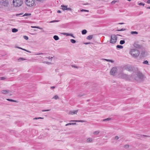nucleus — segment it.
I'll return each instance as SVG.
<instances>
[{
  "label": "nucleus",
  "instance_id": "obj_1",
  "mask_svg": "<svg viewBox=\"0 0 150 150\" xmlns=\"http://www.w3.org/2000/svg\"><path fill=\"white\" fill-rule=\"evenodd\" d=\"M134 77V76L133 75L130 76L125 74H122L120 76V78L121 79H125L127 80H130L132 81H134V80L137 81V78H134V79L133 77Z\"/></svg>",
  "mask_w": 150,
  "mask_h": 150
},
{
  "label": "nucleus",
  "instance_id": "obj_2",
  "mask_svg": "<svg viewBox=\"0 0 150 150\" xmlns=\"http://www.w3.org/2000/svg\"><path fill=\"white\" fill-rule=\"evenodd\" d=\"M129 54L133 57H137L139 55L140 52L137 50L135 49H131L129 52Z\"/></svg>",
  "mask_w": 150,
  "mask_h": 150
},
{
  "label": "nucleus",
  "instance_id": "obj_3",
  "mask_svg": "<svg viewBox=\"0 0 150 150\" xmlns=\"http://www.w3.org/2000/svg\"><path fill=\"white\" fill-rule=\"evenodd\" d=\"M26 5L29 7L34 6L35 5V0H25Z\"/></svg>",
  "mask_w": 150,
  "mask_h": 150
},
{
  "label": "nucleus",
  "instance_id": "obj_4",
  "mask_svg": "<svg viewBox=\"0 0 150 150\" xmlns=\"http://www.w3.org/2000/svg\"><path fill=\"white\" fill-rule=\"evenodd\" d=\"M23 2L22 0H13V4L15 7H19L22 5Z\"/></svg>",
  "mask_w": 150,
  "mask_h": 150
},
{
  "label": "nucleus",
  "instance_id": "obj_5",
  "mask_svg": "<svg viewBox=\"0 0 150 150\" xmlns=\"http://www.w3.org/2000/svg\"><path fill=\"white\" fill-rule=\"evenodd\" d=\"M117 37L115 35H111V38L110 40V42L111 43L114 44L115 43L117 40Z\"/></svg>",
  "mask_w": 150,
  "mask_h": 150
},
{
  "label": "nucleus",
  "instance_id": "obj_6",
  "mask_svg": "<svg viewBox=\"0 0 150 150\" xmlns=\"http://www.w3.org/2000/svg\"><path fill=\"white\" fill-rule=\"evenodd\" d=\"M117 69L116 67H113L111 69L110 71V74L113 76L115 75L117 72Z\"/></svg>",
  "mask_w": 150,
  "mask_h": 150
},
{
  "label": "nucleus",
  "instance_id": "obj_7",
  "mask_svg": "<svg viewBox=\"0 0 150 150\" xmlns=\"http://www.w3.org/2000/svg\"><path fill=\"white\" fill-rule=\"evenodd\" d=\"M125 69L129 71H132L134 70V67L132 66L126 65L125 67Z\"/></svg>",
  "mask_w": 150,
  "mask_h": 150
},
{
  "label": "nucleus",
  "instance_id": "obj_8",
  "mask_svg": "<svg viewBox=\"0 0 150 150\" xmlns=\"http://www.w3.org/2000/svg\"><path fill=\"white\" fill-rule=\"evenodd\" d=\"M137 74L139 78L141 79H142L144 78V75L139 71H137Z\"/></svg>",
  "mask_w": 150,
  "mask_h": 150
},
{
  "label": "nucleus",
  "instance_id": "obj_9",
  "mask_svg": "<svg viewBox=\"0 0 150 150\" xmlns=\"http://www.w3.org/2000/svg\"><path fill=\"white\" fill-rule=\"evenodd\" d=\"M61 7H62V9L63 11L65 10H69L70 11H71L72 10V9L70 8H67V6H65L64 5H62L61 6Z\"/></svg>",
  "mask_w": 150,
  "mask_h": 150
},
{
  "label": "nucleus",
  "instance_id": "obj_10",
  "mask_svg": "<svg viewBox=\"0 0 150 150\" xmlns=\"http://www.w3.org/2000/svg\"><path fill=\"white\" fill-rule=\"evenodd\" d=\"M78 112V110L70 111L69 112V115H74L76 114Z\"/></svg>",
  "mask_w": 150,
  "mask_h": 150
},
{
  "label": "nucleus",
  "instance_id": "obj_11",
  "mask_svg": "<svg viewBox=\"0 0 150 150\" xmlns=\"http://www.w3.org/2000/svg\"><path fill=\"white\" fill-rule=\"evenodd\" d=\"M70 122H85L86 121H85L83 120H72L70 121Z\"/></svg>",
  "mask_w": 150,
  "mask_h": 150
},
{
  "label": "nucleus",
  "instance_id": "obj_12",
  "mask_svg": "<svg viewBox=\"0 0 150 150\" xmlns=\"http://www.w3.org/2000/svg\"><path fill=\"white\" fill-rule=\"evenodd\" d=\"M3 5L5 6H7L8 5V3L7 1H4L3 2Z\"/></svg>",
  "mask_w": 150,
  "mask_h": 150
},
{
  "label": "nucleus",
  "instance_id": "obj_13",
  "mask_svg": "<svg viewBox=\"0 0 150 150\" xmlns=\"http://www.w3.org/2000/svg\"><path fill=\"white\" fill-rule=\"evenodd\" d=\"M93 37V36L92 35H91L88 36L87 37V39L88 40H91Z\"/></svg>",
  "mask_w": 150,
  "mask_h": 150
},
{
  "label": "nucleus",
  "instance_id": "obj_14",
  "mask_svg": "<svg viewBox=\"0 0 150 150\" xmlns=\"http://www.w3.org/2000/svg\"><path fill=\"white\" fill-rule=\"evenodd\" d=\"M25 60H26V59L20 57L18 59V62H21L22 61Z\"/></svg>",
  "mask_w": 150,
  "mask_h": 150
},
{
  "label": "nucleus",
  "instance_id": "obj_15",
  "mask_svg": "<svg viewBox=\"0 0 150 150\" xmlns=\"http://www.w3.org/2000/svg\"><path fill=\"white\" fill-rule=\"evenodd\" d=\"M92 139L91 138H88L86 140L87 142H90L92 141Z\"/></svg>",
  "mask_w": 150,
  "mask_h": 150
},
{
  "label": "nucleus",
  "instance_id": "obj_16",
  "mask_svg": "<svg viewBox=\"0 0 150 150\" xmlns=\"http://www.w3.org/2000/svg\"><path fill=\"white\" fill-rule=\"evenodd\" d=\"M76 124V123H69L68 124H67L66 125V126H67L69 125H74Z\"/></svg>",
  "mask_w": 150,
  "mask_h": 150
},
{
  "label": "nucleus",
  "instance_id": "obj_17",
  "mask_svg": "<svg viewBox=\"0 0 150 150\" xmlns=\"http://www.w3.org/2000/svg\"><path fill=\"white\" fill-rule=\"evenodd\" d=\"M52 99L57 100L59 99V97L57 95H55L52 98Z\"/></svg>",
  "mask_w": 150,
  "mask_h": 150
},
{
  "label": "nucleus",
  "instance_id": "obj_18",
  "mask_svg": "<svg viewBox=\"0 0 150 150\" xmlns=\"http://www.w3.org/2000/svg\"><path fill=\"white\" fill-rule=\"evenodd\" d=\"M54 39L56 40H57L59 39V38L58 36L55 35L53 36Z\"/></svg>",
  "mask_w": 150,
  "mask_h": 150
},
{
  "label": "nucleus",
  "instance_id": "obj_19",
  "mask_svg": "<svg viewBox=\"0 0 150 150\" xmlns=\"http://www.w3.org/2000/svg\"><path fill=\"white\" fill-rule=\"evenodd\" d=\"M18 31V30L17 29L14 28L12 29V32L13 33H16Z\"/></svg>",
  "mask_w": 150,
  "mask_h": 150
},
{
  "label": "nucleus",
  "instance_id": "obj_20",
  "mask_svg": "<svg viewBox=\"0 0 150 150\" xmlns=\"http://www.w3.org/2000/svg\"><path fill=\"white\" fill-rule=\"evenodd\" d=\"M87 31L86 30H83L82 31V33L83 35L87 33Z\"/></svg>",
  "mask_w": 150,
  "mask_h": 150
},
{
  "label": "nucleus",
  "instance_id": "obj_21",
  "mask_svg": "<svg viewBox=\"0 0 150 150\" xmlns=\"http://www.w3.org/2000/svg\"><path fill=\"white\" fill-rule=\"evenodd\" d=\"M111 119L110 118H108L106 119L103 120L102 121H107L110 120Z\"/></svg>",
  "mask_w": 150,
  "mask_h": 150
},
{
  "label": "nucleus",
  "instance_id": "obj_22",
  "mask_svg": "<svg viewBox=\"0 0 150 150\" xmlns=\"http://www.w3.org/2000/svg\"><path fill=\"white\" fill-rule=\"evenodd\" d=\"M62 34L64 35H65L66 36H69L70 34L68 33H62Z\"/></svg>",
  "mask_w": 150,
  "mask_h": 150
},
{
  "label": "nucleus",
  "instance_id": "obj_23",
  "mask_svg": "<svg viewBox=\"0 0 150 150\" xmlns=\"http://www.w3.org/2000/svg\"><path fill=\"white\" fill-rule=\"evenodd\" d=\"M104 59L106 61H107V62H110L112 63H113L114 62V61L112 60L108 59Z\"/></svg>",
  "mask_w": 150,
  "mask_h": 150
},
{
  "label": "nucleus",
  "instance_id": "obj_24",
  "mask_svg": "<svg viewBox=\"0 0 150 150\" xmlns=\"http://www.w3.org/2000/svg\"><path fill=\"white\" fill-rule=\"evenodd\" d=\"M143 63L148 65H149V64L147 60L144 61V62H143Z\"/></svg>",
  "mask_w": 150,
  "mask_h": 150
},
{
  "label": "nucleus",
  "instance_id": "obj_25",
  "mask_svg": "<svg viewBox=\"0 0 150 150\" xmlns=\"http://www.w3.org/2000/svg\"><path fill=\"white\" fill-rule=\"evenodd\" d=\"M2 93H8V91L7 90H4L2 91Z\"/></svg>",
  "mask_w": 150,
  "mask_h": 150
},
{
  "label": "nucleus",
  "instance_id": "obj_26",
  "mask_svg": "<svg viewBox=\"0 0 150 150\" xmlns=\"http://www.w3.org/2000/svg\"><path fill=\"white\" fill-rule=\"evenodd\" d=\"M131 34H137L138 32L136 31H132L131 32Z\"/></svg>",
  "mask_w": 150,
  "mask_h": 150
},
{
  "label": "nucleus",
  "instance_id": "obj_27",
  "mask_svg": "<svg viewBox=\"0 0 150 150\" xmlns=\"http://www.w3.org/2000/svg\"><path fill=\"white\" fill-rule=\"evenodd\" d=\"M70 42L72 43H74L76 42V40L74 39H71L70 40Z\"/></svg>",
  "mask_w": 150,
  "mask_h": 150
},
{
  "label": "nucleus",
  "instance_id": "obj_28",
  "mask_svg": "<svg viewBox=\"0 0 150 150\" xmlns=\"http://www.w3.org/2000/svg\"><path fill=\"white\" fill-rule=\"evenodd\" d=\"M117 48L120 49H122L123 48L122 46L120 45H117L116 46Z\"/></svg>",
  "mask_w": 150,
  "mask_h": 150
},
{
  "label": "nucleus",
  "instance_id": "obj_29",
  "mask_svg": "<svg viewBox=\"0 0 150 150\" xmlns=\"http://www.w3.org/2000/svg\"><path fill=\"white\" fill-rule=\"evenodd\" d=\"M120 44L122 45L125 43V41L124 40H121L120 41Z\"/></svg>",
  "mask_w": 150,
  "mask_h": 150
},
{
  "label": "nucleus",
  "instance_id": "obj_30",
  "mask_svg": "<svg viewBox=\"0 0 150 150\" xmlns=\"http://www.w3.org/2000/svg\"><path fill=\"white\" fill-rule=\"evenodd\" d=\"M6 100L8 101H11V102H16V101L15 100H13L12 99H6Z\"/></svg>",
  "mask_w": 150,
  "mask_h": 150
},
{
  "label": "nucleus",
  "instance_id": "obj_31",
  "mask_svg": "<svg viewBox=\"0 0 150 150\" xmlns=\"http://www.w3.org/2000/svg\"><path fill=\"white\" fill-rule=\"evenodd\" d=\"M31 15V13H25L23 16H29Z\"/></svg>",
  "mask_w": 150,
  "mask_h": 150
},
{
  "label": "nucleus",
  "instance_id": "obj_32",
  "mask_svg": "<svg viewBox=\"0 0 150 150\" xmlns=\"http://www.w3.org/2000/svg\"><path fill=\"white\" fill-rule=\"evenodd\" d=\"M100 132L98 131H95L94 132L93 134H98Z\"/></svg>",
  "mask_w": 150,
  "mask_h": 150
},
{
  "label": "nucleus",
  "instance_id": "obj_33",
  "mask_svg": "<svg viewBox=\"0 0 150 150\" xmlns=\"http://www.w3.org/2000/svg\"><path fill=\"white\" fill-rule=\"evenodd\" d=\"M23 38L24 39H25L26 40H28V37L26 35H24L23 36Z\"/></svg>",
  "mask_w": 150,
  "mask_h": 150
},
{
  "label": "nucleus",
  "instance_id": "obj_34",
  "mask_svg": "<svg viewBox=\"0 0 150 150\" xmlns=\"http://www.w3.org/2000/svg\"><path fill=\"white\" fill-rule=\"evenodd\" d=\"M125 28H122L120 30H117L118 31H123L125 30Z\"/></svg>",
  "mask_w": 150,
  "mask_h": 150
},
{
  "label": "nucleus",
  "instance_id": "obj_35",
  "mask_svg": "<svg viewBox=\"0 0 150 150\" xmlns=\"http://www.w3.org/2000/svg\"><path fill=\"white\" fill-rule=\"evenodd\" d=\"M45 54L43 53H39L35 54V55H40V54Z\"/></svg>",
  "mask_w": 150,
  "mask_h": 150
},
{
  "label": "nucleus",
  "instance_id": "obj_36",
  "mask_svg": "<svg viewBox=\"0 0 150 150\" xmlns=\"http://www.w3.org/2000/svg\"><path fill=\"white\" fill-rule=\"evenodd\" d=\"M124 147L125 148H128L129 147V145H126L124 146Z\"/></svg>",
  "mask_w": 150,
  "mask_h": 150
},
{
  "label": "nucleus",
  "instance_id": "obj_37",
  "mask_svg": "<svg viewBox=\"0 0 150 150\" xmlns=\"http://www.w3.org/2000/svg\"><path fill=\"white\" fill-rule=\"evenodd\" d=\"M81 11H86V12H88V11L86 10L82 9L81 10Z\"/></svg>",
  "mask_w": 150,
  "mask_h": 150
},
{
  "label": "nucleus",
  "instance_id": "obj_38",
  "mask_svg": "<svg viewBox=\"0 0 150 150\" xmlns=\"http://www.w3.org/2000/svg\"><path fill=\"white\" fill-rule=\"evenodd\" d=\"M58 21L54 20V21H50V23H54V22H57Z\"/></svg>",
  "mask_w": 150,
  "mask_h": 150
},
{
  "label": "nucleus",
  "instance_id": "obj_39",
  "mask_svg": "<svg viewBox=\"0 0 150 150\" xmlns=\"http://www.w3.org/2000/svg\"><path fill=\"white\" fill-rule=\"evenodd\" d=\"M139 5L141 6V5H143V6H144V3H140L138 4Z\"/></svg>",
  "mask_w": 150,
  "mask_h": 150
},
{
  "label": "nucleus",
  "instance_id": "obj_40",
  "mask_svg": "<svg viewBox=\"0 0 150 150\" xmlns=\"http://www.w3.org/2000/svg\"><path fill=\"white\" fill-rule=\"evenodd\" d=\"M5 79L4 77H0V80H3Z\"/></svg>",
  "mask_w": 150,
  "mask_h": 150
},
{
  "label": "nucleus",
  "instance_id": "obj_41",
  "mask_svg": "<svg viewBox=\"0 0 150 150\" xmlns=\"http://www.w3.org/2000/svg\"><path fill=\"white\" fill-rule=\"evenodd\" d=\"M50 110L48 109V110H42V112H46V111H49Z\"/></svg>",
  "mask_w": 150,
  "mask_h": 150
},
{
  "label": "nucleus",
  "instance_id": "obj_42",
  "mask_svg": "<svg viewBox=\"0 0 150 150\" xmlns=\"http://www.w3.org/2000/svg\"><path fill=\"white\" fill-rule=\"evenodd\" d=\"M119 138V137L118 136H116L115 137V140H117Z\"/></svg>",
  "mask_w": 150,
  "mask_h": 150
},
{
  "label": "nucleus",
  "instance_id": "obj_43",
  "mask_svg": "<svg viewBox=\"0 0 150 150\" xmlns=\"http://www.w3.org/2000/svg\"><path fill=\"white\" fill-rule=\"evenodd\" d=\"M115 2L116 1H113L111 2V4H114Z\"/></svg>",
  "mask_w": 150,
  "mask_h": 150
},
{
  "label": "nucleus",
  "instance_id": "obj_44",
  "mask_svg": "<svg viewBox=\"0 0 150 150\" xmlns=\"http://www.w3.org/2000/svg\"><path fill=\"white\" fill-rule=\"evenodd\" d=\"M43 63H45L47 64H50V63L49 62H43Z\"/></svg>",
  "mask_w": 150,
  "mask_h": 150
},
{
  "label": "nucleus",
  "instance_id": "obj_45",
  "mask_svg": "<svg viewBox=\"0 0 150 150\" xmlns=\"http://www.w3.org/2000/svg\"><path fill=\"white\" fill-rule=\"evenodd\" d=\"M37 28H38V29H40V30H42V28H41V27H40L39 26H37Z\"/></svg>",
  "mask_w": 150,
  "mask_h": 150
},
{
  "label": "nucleus",
  "instance_id": "obj_46",
  "mask_svg": "<svg viewBox=\"0 0 150 150\" xmlns=\"http://www.w3.org/2000/svg\"><path fill=\"white\" fill-rule=\"evenodd\" d=\"M69 36H71L72 37H73V38H74V37L73 36V35L72 34H70V35H69Z\"/></svg>",
  "mask_w": 150,
  "mask_h": 150
},
{
  "label": "nucleus",
  "instance_id": "obj_47",
  "mask_svg": "<svg viewBox=\"0 0 150 150\" xmlns=\"http://www.w3.org/2000/svg\"><path fill=\"white\" fill-rule=\"evenodd\" d=\"M37 26H32L31 28H37Z\"/></svg>",
  "mask_w": 150,
  "mask_h": 150
},
{
  "label": "nucleus",
  "instance_id": "obj_48",
  "mask_svg": "<svg viewBox=\"0 0 150 150\" xmlns=\"http://www.w3.org/2000/svg\"><path fill=\"white\" fill-rule=\"evenodd\" d=\"M16 47L17 48H18V49H21L22 50V48L21 47Z\"/></svg>",
  "mask_w": 150,
  "mask_h": 150
},
{
  "label": "nucleus",
  "instance_id": "obj_49",
  "mask_svg": "<svg viewBox=\"0 0 150 150\" xmlns=\"http://www.w3.org/2000/svg\"><path fill=\"white\" fill-rule=\"evenodd\" d=\"M147 3H148V4H150V0H148L147 1Z\"/></svg>",
  "mask_w": 150,
  "mask_h": 150
},
{
  "label": "nucleus",
  "instance_id": "obj_50",
  "mask_svg": "<svg viewBox=\"0 0 150 150\" xmlns=\"http://www.w3.org/2000/svg\"><path fill=\"white\" fill-rule=\"evenodd\" d=\"M55 88V87L54 86H51L50 87V88L51 89L54 88Z\"/></svg>",
  "mask_w": 150,
  "mask_h": 150
},
{
  "label": "nucleus",
  "instance_id": "obj_51",
  "mask_svg": "<svg viewBox=\"0 0 150 150\" xmlns=\"http://www.w3.org/2000/svg\"><path fill=\"white\" fill-rule=\"evenodd\" d=\"M57 13H61V11L60 10H58L57 11Z\"/></svg>",
  "mask_w": 150,
  "mask_h": 150
},
{
  "label": "nucleus",
  "instance_id": "obj_52",
  "mask_svg": "<svg viewBox=\"0 0 150 150\" xmlns=\"http://www.w3.org/2000/svg\"><path fill=\"white\" fill-rule=\"evenodd\" d=\"M39 119V118H38V117H35L33 118V120H38Z\"/></svg>",
  "mask_w": 150,
  "mask_h": 150
},
{
  "label": "nucleus",
  "instance_id": "obj_53",
  "mask_svg": "<svg viewBox=\"0 0 150 150\" xmlns=\"http://www.w3.org/2000/svg\"><path fill=\"white\" fill-rule=\"evenodd\" d=\"M90 43L86 42V43H85L84 44H85V45H87V44H90Z\"/></svg>",
  "mask_w": 150,
  "mask_h": 150
},
{
  "label": "nucleus",
  "instance_id": "obj_54",
  "mask_svg": "<svg viewBox=\"0 0 150 150\" xmlns=\"http://www.w3.org/2000/svg\"><path fill=\"white\" fill-rule=\"evenodd\" d=\"M38 118H39V119H43V118L41 117H38Z\"/></svg>",
  "mask_w": 150,
  "mask_h": 150
},
{
  "label": "nucleus",
  "instance_id": "obj_55",
  "mask_svg": "<svg viewBox=\"0 0 150 150\" xmlns=\"http://www.w3.org/2000/svg\"><path fill=\"white\" fill-rule=\"evenodd\" d=\"M52 58V57H48V58L49 59H51Z\"/></svg>",
  "mask_w": 150,
  "mask_h": 150
},
{
  "label": "nucleus",
  "instance_id": "obj_56",
  "mask_svg": "<svg viewBox=\"0 0 150 150\" xmlns=\"http://www.w3.org/2000/svg\"><path fill=\"white\" fill-rule=\"evenodd\" d=\"M124 24L123 23H118L119 24Z\"/></svg>",
  "mask_w": 150,
  "mask_h": 150
},
{
  "label": "nucleus",
  "instance_id": "obj_57",
  "mask_svg": "<svg viewBox=\"0 0 150 150\" xmlns=\"http://www.w3.org/2000/svg\"><path fill=\"white\" fill-rule=\"evenodd\" d=\"M22 50H24V51H26V50L25 49H24L22 48Z\"/></svg>",
  "mask_w": 150,
  "mask_h": 150
},
{
  "label": "nucleus",
  "instance_id": "obj_58",
  "mask_svg": "<svg viewBox=\"0 0 150 150\" xmlns=\"http://www.w3.org/2000/svg\"><path fill=\"white\" fill-rule=\"evenodd\" d=\"M26 52H30L28 50H26Z\"/></svg>",
  "mask_w": 150,
  "mask_h": 150
},
{
  "label": "nucleus",
  "instance_id": "obj_59",
  "mask_svg": "<svg viewBox=\"0 0 150 150\" xmlns=\"http://www.w3.org/2000/svg\"><path fill=\"white\" fill-rule=\"evenodd\" d=\"M147 9H150V6L148 7L147 8Z\"/></svg>",
  "mask_w": 150,
  "mask_h": 150
},
{
  "label": "nucleus",
  "instance_id": "obj_60",
  "mask_svg": "<svg viewBox=\"0 0 150 150\" xmlns=\"http://www.w3.org/2000/svg\"><path fill=\"white\" fill-rule=\"evenodd\" d=\"M79 96H82V95H79Z\"/></svg>",
  "mask_w": 150,
  "mask_h": 150
},
{
  "label": "nucleus",
  "instance_id": "obj_61",
  "mask_svg": "<svg viewBox=\"0 0 150 150\" xmlns=\"http://www.w3.org/2000/svg\"><path fill=\"white\" fill-rule=\"evenodd\" d=\"M127 0L128 1H131V0Z\"/></svg>",
  "mask_w": 150,
  "mask_h": 150
},
{
  "label": "nucleus",
  "instance_id": "obj_62",
  "mask_svg": "<svg viewBox=\"0 0 150 150\" xmlns=\"http://www.w3.org/2000/svg\"><path fill=\"white\" fill-rule=\"evenodd\" d=\"M144 137H147L146 136H145V135H144Z\"/></svg>",
  "mask_w": 150,
  "mask_h": 150
}]
</instances>
